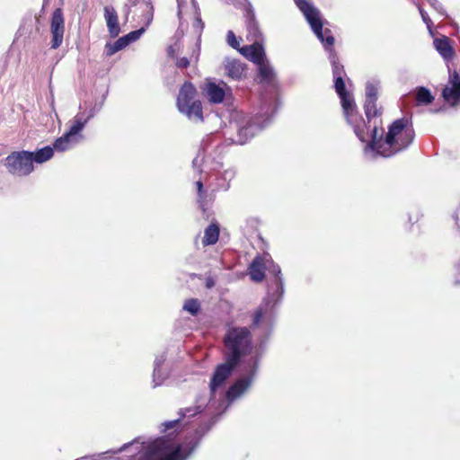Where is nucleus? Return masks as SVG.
Listing matches in <instances>:
<instances>
[{"label": "nucleus", "instance_id": "obj_1", "mask_svg": "<svg viewBox=\"0 0 460 460\" xmlns=\"http://www.w3.org/2000/svg\"><path fill=\"white\" fill-rule=\"evenodd\" d=\"M259 360L260 357L258 355L251 357L244 363V375L237 379L226 392L225 391L226 381L238 364L226 359L225 363L217 366L208 385V407L211 408L217 404L225 411L231 403L243 396L248 391L255 378Z\"/></svg>", "mask_w": 460, "mask_h": 460}, {"label": "nucleus", "instance_id": "obj_2", "mask_svg": "<svg viewBox=\"0 0 460 460\" xmlns=\"http://www.w3.org/2000/svg\"><path fill=\"white\" fill-rule=\"evenodd\" d=\"M382 124V118H379L364 128L368 137L361 142L365 143L364 155L367 159L373 160L378 155L391 157L408 148L414 139V130L409 127L407 119L394 121L385 137Z\"/></svg>", "mask_w": 460, "mask_h": 460}, {"label": "nucleus", "instance_id": "obj_3", "mask_svg": "<svg viewBox=\"0 0 460 460\" xmlns=\"http://www.w3.org/2000/svg\"><path fill=\"white\" fill-rule=\"evenodd\" d=\"M260 82L272 88V92L262 94L260 107L253 116H242L236 124L237 135L234 142L243 145L261 132L270 122L277 111L278 99L275 93V72L268 60L258 65Z\"/></svg>", "mask_w": 460, "mask_h": 460}, {"label": "nucleus", "instance_id": "obj_4", "mask_svg": "<svg viewBox=\"0 0 460 460\" xmlns=\"http://www.w3.org/2000/svg\"><path fill=\"white\" fill-rule=\"evenodd\" d=\"M214 422L215 420L210 425L199 426L194 435L187 438L182 444L176 443L169 437H162L147 444L138 440V450L137 446L128 449L131 450L132 456L139 454V460H186Z\"/></svg>", "mask_w": 460, "mask_h": 460}, {"label": "nucleus", "instance_id": "obj_5", "mask_svg": "<svg viewBox=\"0 0 460 460\" xmlns=\"http://www.w3.org/2000/svg\"><path fill=\"white\" fill-rule=\"evenodd\" d=\"M296 5L304 14L312 31L322 42L326 51L329 52V60L332 66L333 77L343 76L344 67L339 63L338 56L333 51L334 37L330 29H323L322 14L310 0H294Z\"/></svg>", "mask_w": 460, "mask_h": 460}, {"label": "nucleus", "instance_id": "obj_6", "mask_svg": "<svg viewBox=\"0 0 460 460\" xmlns=\"http://www.w3.org/2000/svg\"><path fill=\"white\" fill-rule=\"evenodd\" d=\"M333 78L335 91L341 99L344 116L346 118L348 124L353 128L355 135L360 141H366L368 137L367 133H365L364 131V128L366 127V121L358 113L354 99L346 91L343 76H338Z\"/></svg>", "mask_w": 460, "mask_h": 460}, {"label": "nucleus", "instance_id": "obj_7", "mask_svg": "<svg viewBox=\"0 0 460 460\" xmlns=\"http://www.w3.org/2000/svg\"><path fill=\"white\" fill-rule=\"evenodd\" d=\"M224 343L226 359L238 364L243 356L252 351L251 332L247 327H231L225 335Z\"/></svg>", "mask_w": 460, "mask_h": 460}, {"label": "nucleus", "instance_id": "obj_8", "mask_svg": "<svg viewBox=\"0 0 460 460\" xmlns=\"http://www.w3.org/2000/svg\"><path fill=\"white\" fill-rule=\"evenodd\" d=\"M285 291L283 278H278L271 280L268 288V296L262 305L254 312L252 317V325L254 327H263L269 330L273 323V307L283 297Z\"/></svg>", "mask_w": 460, "mask_h": 460}, {"label": "nucleus", "instance_id": "obj_9", "mask_svg": "<svg viewBox=\"0 0 460 460\" xmlns=\"http://www.w3.org/2000/svg\"><path fill=\"white\" fill-rule=\"evenodd\" d=\"M95 114V109H91L86 117H84V114H77L74 118L68 131L55 140L53 144L54 149L58 152H64L72 149L79 144L84 138L82 135L83 129Z\"/></svg>", "mask_w": 460, "mask_h": 460}, {"label": "nucleus", "instance_id": "obj_10", "mask_svg": "<svg viewBox=\"0 0 460 460\" xmlns=\"http://www.w3.org/2000/svg\"><path fill=\"white\" fill-rule=\"evenodd\" d=\"M196 89L190 83H185L180 89L177 98V107L181 113L194 122L203 120L202 105L199 101H194Z\"/></svg>", "mask_w": 460, "mask_h": 460}, {"label": "nucleus", "instance_id": "obj_11", "mask_svg": "<svg viewBox=\"0 0 460 460\" xmlns=\"http://www.w3.org/2000/svg\"><path fill=\"white\" fill-rule=\"evenodd\" d=\"M4 165L9 173L17 177H26L34 171L30 151L12 152L5 157Z\"/></svg>", "mask_w": 460, "mask_h": 460}, {"label": "nucleus", "instance_id": "obj_12", "mask_svg": "<svg viewBox=\"0 0 460 460\" xmlns=\"http://www.w3.org/2000/svg\"><path fill=\"white\" fill-rule=\"evenodd\" d=\"M380 86L379 80L371 79L366 84V100L364 104L367 119V125L374 122L375 119L381 118L382 110L376 108L377 92Z\"/></svg>", "mask_w": 460, "mask_h": 460}, {"label": "nucleus", "instance_id": "obj_13", "mask_svg": "<svg viewBox=\"0 0 460 460\" xmlns=\"http://www.w3.org/2000/svg\"><path fill=\"white\" fill-rule=\"evenodd\" d=\"M126 19L133 12L139 18L142 27H148L153 21L154 8L150 0H127L125 4Z\"/></svg>", "mask_w": 460, "mask_h": 460}, {"label": "nucleus", "instance_id": "obj_14", "mask_svg": "<svg viewBox=\"0 0 460 460\" xmlns=\"http://www.w3.org/2000/svg\"><path fill=\"white\" fill-rule=\"evenodd\" d=\"M208 398L207 394H200L196 397L195 405L191 407H187L184 409H181L179 411L180 418L184 420L185 418L194 417L204 411L208 412V415L216 416L220 415L224 412L217 404L214 407L209 408L208 405Z\"/></svg>", "mask_w": 460, "mask_h": 460}, {"label": "nucleus", "instance_id": "obj_15", "mask_svg": "<svg viewBox=\"0 0 460 460\" xmlns=\"http://www.w3.org/2000/svg\"><path fill=\"white\" fill-rule=\"evenodd\" d=\"M448 82L442 90L444 101L452 107L460 106V75L457 71L451 72L447 66Z\"/></svg>", "mask_w": 460, "mask_h": 460}, {"label": "nucleus", "instance_id": "obj_16", "mask_svg": "<svg viewBox=\"0 0 460 460\" xmlns=\"http://www.w3.org/2000/svg\"><path fill=\"white\" fill-rule=\"evenodd\" d=\"M51 49H57L63 42L65 33V19L61 8H57L52 13L50 22Z\"/></svg>", "mask_w": 460, "mask_h": 460}, {"label": "nucleus", "instance_id": "obj_17", "mask_svg": "<svg viewBox=\"0 0 460 460\" xmlns=\"http://www.w3.org/2000/svg\"><path fill=\"white\" fill-rule=\"evenodd\" d=\"M205 94L211 103H221L226 97L232 96V88L223 81L208 82L204 88Z\"/></svg>", "mask_w": 460, "mask_h": 460}, {"label": "nucleus", "instance_id": "obj_18", "mask_svg": "<svg viewBox=\"0 0 460 460\" xmlns=\"http://www.w3.org/2000/svg\"><path fill=\"white\" fill-rule=\"evenodd\" d=\"M146 31L145 27H141L138 30L130 31L127 35L119 38L114 42H107L105 44L104 51L106 56L111 57L119 50H122L128 47L130 43L137 41Z\"/></svg>", "mask_w": 460, "mask_h": 460}, {"label": "nucleus", "instance_id": "obj_19", "mask_svg": "<svg viewBox=\"0 0 460 460\" xmlns=\"http://www.w3.org/2000/svg\"><path fill=\"white\" fill-rule=\"evenodd\" d=\"M226 75L234 79L241 80L245 75V65L239 59L226 58L224 60Z\"/></svg>", "mask_w": 460, "mask_h": 460}, {"label": "nucleus", "instance_id": "obj_20", "mask_svg": "<svg viewBox=\"0 0 460 460\" xmlns=\"http://www.w3.org/2000/svg\"><path fill=\"white\" fill-rule=\"evenodd\" d=\"M245 24L247 29V40L252 42H261L262 33L260 30L255 14L252 10L247 11L245 15Z\"/></svg>", "mask_w": 460, "mask_h": 460}, {"label": "nucleus", "instance_id": "obj_21", "mask_svg": "<svg viewBox=\"0 0 460 460\" xmlns=\"http://www.w3.org/2000/svg\"><path fill=\"white\" fill-rule=\"evenodd\" d=\"M240 52L257 66L267 60L261 42H252V45L243 47Z\"/></svg>", "mask_w": 460, "mask_h": 460}, {"label": "nucleus", "instance_id": "obj_22", "mask_svg": "<svg viewBox=\"0 0 460 460\" xmlns=\"http://www.w3.org/2000/svg\"><path fill=\"white\" fill-rule=\"evenodd\" d=\"M103 11L109 34L111 38H117L121 31L118 13L111 5H106Z\"/></svg>", "mask_w": 460, "mask_h": 460}, {"label": "nucleus", "instance_id": "obj_23", "mask_svg": "<svg viewBox=\"0 0 460 460\" xmlns=\"http://www.w3.org/2000/svg\"><path fill=\"white\" fill-rule=\"evenodd\" d=\"M433 44L436 50L447 63L453 59L455 51L447 37L443 36L442 38H437L434 40Z\"/></svg>", "mask_w": 460, "mask_h": 460}, {"label": "nucleus", "instance_id": "obj_24", "mask_svg": "<svg viewBox=\"0 0 460 460\" xmlns=\"http://www.w3.org/2000/svg\"><path fill=\"white\" fill-rule=\"evenodd\" d=\"M266 268L267 262L265 260V255L262 257H256L249 267L251 279L256 282L262 281L265 277Z\"/></svg>", "mask_w": 460, "mask_h": 460}, {"label": "nucleus", "instance_id": "obj_25", "mask_svg": "<svg viewBox=\"0 0 460 460\" xmlns=\"http://www.w3.org/2000/svg\"><path fill=\"white\" fill-rule=\"evenodd\" d=\"M54 146L51 147L49 146H44L40 149H38L35 152H31V162L32 164L35 162L37 164H42L52 158L54 155Z\"/></svg>", "mask_w": 460, "mask_h": 460}, {"label": "nucleus", "instance_id": "obj_26", "mask_svg": "<svg viewBox=\"0 0 460 460\" xmlns=\"http://www.w3.org/2000/svg\"><path fill=\"white\" fill-rule=\"evenodd\" d=\"M414 93L417 105H429L434 101V96L430 91L424 86L417 87Z\"/></svg>", "mask_w": 460, "mask_h": 460}, {"label": "nucleus", "instance_id": "obj_27", "mask_svg": "<svg viewBox=\"0 0 460 460\" xmlns=\"http://www.w3.org/2000/svg\"><path fill=\"white\" fill-rule=\"evenodd\" d=\"M218 236L219 227L215 224H211L205 229L202 243L204 245L215 244L218 240Z\"/></svg>", "mask_w": 460, "mask_h": 460}, {"label": "nucleus", "instance_id": "obj_28", "mask_svg": "<svg viewBox=\"0 0 460 460\" xmlns=\"http://www.w3.org/2000/svg\"><path fill=\"white\" fill-rule=\"evenodd\" d=\"M200 48L198 43L193 47L191 55L190 58L183 57L176 59V66L178 68H186L191 62H197L199 56Z\"/></svg>", "mask_w": 460, "mask_h": 460}, {"label": "nucleus", "instance_id": "obj_29", "mask_svg": "<svg viewBox=\"0 0 460 460\" xmlns=\"http://www.w3.org/2000/svg\"><path fill=\"white\" fill-rule=\"evenodd\" d=\"M235 177V170L229 168L222 172L221 179L224 181L223 183H218V189L224 191L228 190L230 188L231 181Z\"/></svg>", "mask_w": 460, "mask_h": 460}, {"label": "nucleus", "instance_id": "obj_30", "mask_svg": "<svg viewBox=\"0 0 460 460\" xmlns=\"http://www.w3.org/2000/svg\"><path fill=\"white\" fill-rule=\"evenodd\" d=\"M176 2L178 7L177 14L180 17H181L183 13L188 12L189 10L192 12H195L196 10L195 0H176Z\"/></svg>", "mask_w": 460, "mask_h": 460}, {"label": "nucleus", "instance_id": "obj_31", "mask_svg": "<svg viewBox=\"0 0 460 460\" xmlns=\"http://www.w3.org/2000/svg\"><path fill=\"white\" fill-rule=\"evenodd\" d=\"M165 360H166V355L164 353H163L159 356H156V358L155 359L152 382L155 383V385L159 384L160 381L162 380V377L159 376V375L157 373L159 372V367H162V366Z\"/></svg>", "mask_w": 460, "mask_h": 460}, {"label": "nucleus", "instance_id": "obj_32", "mask_svg": "<svg viewBox=\"0 0 460 460\" xmlns=\"http://www.w3.org/2000/svg\"><path fill=\"white\" fill-rule=\"evenodd\" d=\"M265 260L267 262L266 270L273 276V279L278 278H282L280 267L278 264H275L272 261L271 257L269 254H265Z\"/></svg>", "mask_w": 460, "mask_h": 460}, {"label": "nucleus", "instance_id": "obj_33", "mask_svg": "<svg viewBox=\"0 0 460 460\" xmlns=\"http://www.w3.org/2000/svg\"><path fill=\"white\" fill-rule=\"evenodd\" d=\"M183 309L189 312L191 315H196L200 310V304L198 299H188L183 305Z\"/></svg>", "mask_w": 460, "mask_h": 460}, {"label": "nucleus", "instance_id": "obj_34", "mask_svg": "<svg viewBox=\"0 0 460 460\" xmlns=\"http://www.w3.org/2000/svg\"><path fill=\"white\" fill-rule=\"evenodd\" d=\"M188 13L192 14V15H194V16H195V21H194V22H193V27H194V29L196 30V31L200 32V31H202V29H203V22H202V21H201V19H200V17H199V13H198V7L196 6V10H195V12H192V11H190V10H189L188 12L183 13H182V15H181V17H180V16L178 15L179 20H180V21H181V20H182V18H183V16H184L185 14H188Z\"/></svg>", "mask_w": 460, "mask_h": 460}, {"label": "nucleus", "instance_id": "obj_35", "mask_svg": "<svg viewBox=\"0 0 460 460\" xmlns=\"http://www.w3.org/2000/svg\"><path fill=\"white\" fill-rule=\"evenodd\" d=\"M428 4L440 15V16H447L446 10L444 9L441 3H439L438 0H426Z\"/></svg>", "mask_w": 460, "mask_h": 460}, {"label": "nucleus", "instance_id": "obj_36", "mask_svg": "<svg viewBox=\"0 0 460 460\" xmlns=\"http://www.w3.org/2000/svg\"><path fill=\"white\" fill-rule=\"evenodd\" d=\"M418 9H419V12L420 13L423 22L427 25L429 31L431 32L432 26H433V22H432L431 19L429 18L427 12L420 4H418Z\"/></svg>", "mask_w": 460, "mask_h": 460}, {"label": "nucleus", "instance_id": "obj_37", "mask_svg": "<svg viewBox=\"0 0 460 460\" xmlns=\"http://www.w3.org/2000/svg\"><path fill=\"white\" fill-rule=\"evenodd\" d=\"M203 160H204V155L199 153L198 155L192 161V166L199 173H200L202 172L201 165H202Z\"/></svg>", "mask_w": 460, "mask_h": 460}, {"label": "nucleus", "instance_id": "obj_38", "mask_svg": "<svg viewBox=\"0 0 460 460\" xmlns=\"http://www.w3.org/2000/svg\"><path fill=\"white\" fill-rule=\"evenodd\" d=\"M196 186L199 196V202L201 204L206 198V191L203 190V183L201 179L196 181Z\"/></svg>", "mask_w": 460, "mask_h": 460}, {"label": "nucleus", "instance_id": "obj_39", "mask_svg": "<svg viewBox=\"0 0 460 460\" xmlns=\"http://www.w3.org/2000/svg\"><path fill=\"white\" fill-rule=\"evenodd\" d=\"M227 43L229 46H231L234 49L239 48V41L237 40L234 33L232 31H228L227 36H226Z\"/></svg>", "mask_w": 460, "mask_h": 460}, {"label": "nucleus", "instance_id": "obj_40", "mask_svg": "<svg viewBox=\"0 0 460 460\" xmlns=\"http://www.w3.org/2000/svg\"><path fill=\"white\" fill-rule=\"evenodd\" d=\"M181 420V419L179 418L177 420H170V421H166V422L163 423L162 424V426L164 427L163 431H166V430H169L171 429L176 428L179 425V422H180Z\"/></svg>", "mask_w": 460, "mask_h": 460}, {"label": "nucleus", "instance_id": "obj_41", "mask_svg": "<svg viewBox=\"0 0 460 460\" xmlns=\"http://www.w3.org/2000/svg\"><path fill=\"white\" fill-rule=\"evenodd\" d=\"M159 375V376L162 377V380L160 381L159 384L155 385V383H153V386L154 387H157L161 385H163V383L165 381V379L168 377V373L163 369L162 367H159V372L157 373Z\"/></svg>", "mask_w": 460, "mask_h": 460}, {"label": "nucleus", "instance_id": "obj_42", "mask_svg": "<svg viewBox=\"0 0 460 460\" xmlns=\"http://www.w3.org/2000/svg\"><path fill=\"white\" fill-rule=\"evenodd\" d=\"M214 286H215V281H214L213 278H211V277L207 278V279H206V287L208 288H211Z\"/></svg>", "mask_w": 460, "mask_h": 460}, {"label": "nucleus", "instance_id": "obj_43", "mask_svg": "<svg viewBox=\"0 0 460 460\" xmlns=\"http://www.w3.org/2000/svg\"><path fill=\"white\" fill-rule=\"evenodd\" d=\"M168 55L171 56L172 58H173L174 50H173V47L172 46L169 47V49H168Z\"/></svg>", "mask_w": 460, "mask_h": 460}]
</instances>
